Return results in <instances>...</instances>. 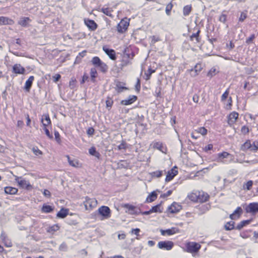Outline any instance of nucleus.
Returning <instances> with one entry per match:
<instances>
[{
  "instance_id": "obj_59",
  "label": "nucleus",
  "mask_w": 258,
  "mask_h": 258,
  "mask_svg": "<svg viewBox=\"0 0 258 258\" xmlns=\"http://www.w3.org/2000/svg\"><path fill=\"white\" fill-rule=\"evenodd\" d=\"M249 128L246 125H243L241 128V132L244 135L247 134L249 133Z\"/></svg>"
},
{
  "instance_id": "obj_19",
  "label": "nucleus",
  "mask_w": 258,
  "mask_h": 258,
  "mask_svg": "<svg viewBox=\"0 0 258 258\" xmlns=\"http://www.w3.org/2000/svg\"><path fill=\"white\" fill-rule=\"evenodd\" d=\"M138 97L136 95L129 96L127 99L122 100L121 101L120 103L123 105H129L137 100Z\"/></svg>"
},
{
  "instance_id": "obj_43",
  "label": "nucleus",
  "mask_w": 258,
  "mask_h": 258,
  "mask_svg": "<svg viewBox=\"0 0 258 258\" xmlns=\"http://www.w3.org/2000/svg\"><path fill=\"white\" fill-rule=\"evenodd\" d=\"M31 150L33 153L36 156L42 155V152L37 146L33 147Z\"/></svg>"
},
{
  "instance_id": "obj_50",
  "label": "nucleus",
  "mask_w": 258,
  "mask_h": 258,
  "mask_svg": "<svg viewBox=\"0 0 258 258\" xmlns=\"http://www.w3.org/2000/svg\"><path fill=\"white\" fill-rule=\"evenodd\" d=\"M43 130L45 132V134L46 135V136L50 139H52L53 138L52 135L50 134L49 128H50V127H42Z\"/></svg>"
},
{
  "instance_id": "obj_6",
  "label": "nucleus",
  "mask_w": 258,
  "mask_h": 258,
  "mask_svg": "<svg viewBox=\"0 0 258 258\" xmlns=\"http://www.w3.org/2000/svg\"><path fill=\"white\" fill-rule=\"evenodd\" d=\"M194 30L195 32L189 36V40L194 42L195 44H197L200 43L201 41V37L200 36L201 30L199 27L196 26L194 28Z\"/></svg>"
},
{
  "instance_id": "obj_38",
  "label": "nucleus",
  "mask_w": 258,
  "mask_h": 258,
  "mask_svg": "<svg viewBox=\"0 0 258 258\" xmlns=\"http://www.w3.org/2000/svg\"><path fill=\"white\" fill-rule=\"evenodd\" d=\"M151 213H162V209H161V206L160 205H157L156 206H155L153 207L150 209Z\"/></svg>"
},
{
  "instance_id": "obj_13",
  "label": "nucleus",
  "mask_w": 258,
  "mask_h": 258,
  "mask_svg": "<svg viewBox=\"0 0 258 258\" xmlns=\"http://www.w3.org/2000/svg\"><path fill=\"white\" fill-rule=\"evenodd\" d=\"M26 70L21 64L16 63L12 67V72L17 76L18 75H24Z\"/></svg>"
},
{
  "instance_id": "obj_60",
  "label": "nucleus",
  "mask_w": 258,
  "mask_h": 258,
  "mask_svg": "<svg viewBox=\"0 0 258 258\" xmlns=\"http://www.w3.org/2000/svg\"><path fill=\"white\" fill-rule=\"evenodd\" d=\"M89 79V77L88 74L86 73H85L82 76V80L80 82L81 84H83L85 83L86 81H87Z\"/></svg>"
},
{
  "instance_id": "obj_53",
  "label": "nucleus",
  "mask_w": 258,
  "mask_h": 258,
  "mask_svg": "<svg viewBox=\"0 0 258 258\" xmlns=\"http://www.w3.org/2000/svg\"><path fill=\"white\" fill-rule=\"evenodd\" d=\"M177 230L176 228H172L165 230L166 234L168 235H171L176 233Z\"/></svg>"
},
{
  "instance_id": "obj_54",
  "label": "nucleus",
  "mask_w": 258,
  "mask_h": 258,
  "mask_svg": "<svg viewBox=\"0 0 258 258\" xmlns=\"http://www.w3.org/2000/svg\"><path fill=\"white\" fill-rule=\"evenodd\" d=\"M59 227L57 225H54L48 228V231L49 232H54L58 230Z\"/></svg>"
},
{
  "instance_id": "obj_36",
  "label": "nucleus",
  "mask_w": 258,
  "mask_h": 258,
  "mask_svg": "<svg viewBox=\"0 0 258 258\" xmlns=\"http://www.w3.org/2000/svg\"><path fill=\"white\" fill-rule=\"evenodd\" d=\"M89 153L90 155L96 157H99L100 156L99 153L96 151V148L95 147H91L89 149Z\"/></svg>"
},
{
  "instance_id": "obj_20",
  "label": "nucleus",
  "mask_w": 258,
  "mask_h": 258,
  "mask_svg": "<svg viewBox=\"0 0 258 258\" xmlns=\"http://www.w3.org/2000/svg\"><path fill=\"white\" fill-rule=\"evenodd\" d=\"M125 83L119 81H115V89L118 93H120L124 90L128 89L125 86Z\"/></svg>"
},
{
  "instance_id": "obj_57",
  "label": "nucleus",
  "mask_w": 258,
  "mask_h": 258,
  "mask_svg": "<svg viewBox=\"0 0 258 258\" xmlns=\"http://www.w3.org/2000/svg\"><path fill=\"white\" fill-rule=\"evenodd\" d=\"M151 174L153 177H160L162 174V171L159 170L156 171L152 172Z\"/></svg>"
},
{
  "instance_id": "obj_4",
  "label": "nucleus",
  "mask_w": 258,
  "mask_h": 258,
  "mask_svg": "<svg viewBox=\"0 0 258 258\" xmlns=\"http://www.w3.org/2000/svg\"><path fill=\"white\" fill-rule=\"evenodd\" d=\"M130 19L124 18L121 20L116 26V29L119 33L122 34L125 33L129 26Z\"/></svg>"
},
{
  "instance_id": "obj_9",
  "label": "nucleus",
  "mask_w": 258,
  "mask_h": 258,
  "mask_svg": "<svg viewBox=\"0 0 258 258\" xmlns=\"http://www.w3.org/2000/svg\"><path fill=\"white\" fill-rule=\"evenodd\" d=\"M239 117V113L235 111H232L227 116V123L229 126H233L236 122Z\"/></svg>"
},
{
  "instance_id": "obj_56",
  "label": "nucleus",
  "mask_w": 258,
  "mask_h": 258,
  "mask_svg": "<svg viewBox=\"0 0 258 258\" xmlns=\"http://www.w3.org/2000/svg\"><path fill=\"white\" fill-rule=\"evenodd\" d=\"M77 83V80L75 78H71L69 82V86L71 89L74 88Z\"/></svg>"
},
{
  "instance_id": "obj_46",
  "label": "nucleus",
  "mask_w": 258,
  "mask_h": 258,
  "mask_svg": "<svg viewBox=\"0 0 258 258\" xmlns=\"http://www.w3.org/2000/svg\"><path fill=\"white\" fill-rule=\"evenodd\" d=\"M105 103H106V107L111 108L113 105V101L110 97L108 96L107 97V99L106 100Z\"/></svg>"
},
{
  "instance_id": "obj_16",
  "label": "nucleus",
  "mask_w": 258,
  "mask_h": 258,
  "mask_svg": "<svg viewBox=\"0 0 258 258\" xmlns=\"http://www.w3.org/2000/svg\"><path fill=\"white\" fill-rule=\"evenodd\" d=\"M102 49L111 59L114 60L116 59V52L114 49H109L106 45L103 46Z\"/></svg>"
},
{
  "instance_id": "obj_23",
  "label": "nucleus",
  "mask_w": 258,
  "mask_h": 258,
  "mask_svg": "<svg viewBox=\"0 0 258 258\" xmlns=\"http://www.w3.org/2000/svg\"><path fill=\"white\" fill-rule=\"evenodd\" d=\"M14 24V21L12 19L6 17L2 16L0 17V25H12Z\"/></svg>"
},
{
  "instance_id": "obj_58",
  "label": "nucleus",
  "mask_w": 258,
  "mask_h": 258,
  "mask_svg": "<svg viewBox=\"0 0 258 258\" xmlns=\"http://www.w3.org/2000/svg\"><path fill=\"white\" fill-rule=\"evenodd\" d=\"M161 39L159 36H152L151 37V42L153 44L157 42L161 41Z\"/></svg>"
},
{
  "instance_id": "obj_21",
  "label": "nucleus",
  "mask_w": 258,
  "mask_h": 258,
  "mask_svg": "<svg viewBox=\"0 0 258 258\" xmlns=\"http://www.w3.org/2000/svg\"><path fill=\"white\" fill-rule=\"evenodd\" d=\"M1 239L2 240L5 245L7 247H10L12 246V243L11 240L8 238L6 234L2 232L0 237Z\"/></svg>"
},
{
  "instance_id": "obj_18",
  "label": "nucleus",
  "mask_w": 258,
  "mask_h": 258,
  "mask_svg": "<svg viewBox=\"0 0 258 258\" xmlns=\"http://www.w3.org/2000/svg\"><path fill=\"white\" fill-rule=\"evenodd\" d=\"M177 173L178 171L176 166H174L173 168L167 172L165 181L166 182L170 181L174 178V177L177 174Z\"/></svg>"
},
{
  "instance_id": "obj_5",
  "label": "nucleus",
  "mask_w": 258,
  "mask_h": 258,
  "mask_svg": "<svg viewBox=\"0 0 258 258\" xmlns=\"http://www.w3.org/2000/svg\"><path fill=\"white\" fill-rule=\"evenodd\" d=\"M15 180L21 188L29 190L32 187V185L28 180L22 178V177L16 176Z\"/></svg>"
},
{
  "instance_id": "obj_33",
  "label": "nucleus",
  "mask_w": 258,
  "mask_h": 258,
  "mask_svg": "<svg viewBox=\"0 0 258 258\" xmlns=\"http://www.w3.org/2000/svg\"><path fill=\"white\" fill-rule=\"evenodd\" d=\"M192 10L191 5L185 6L183 9V14L184 16H187L189 15Z\"/></svg>"
},
{
  "instance_id": "obj_10",
  "label": "nucleus",
  "mask_w": 258,
  "mask_h": 258,
  "mask_svg": "<svg viewBox=\"0 0 258 258\" xmlns=\"http://www.w3.org/2000/svg\"><path fill=\"white\" fill-rule=\"evenodd\" d=\"M98 213L103 217V219H107L111 217V211L107 206H102L98 210Z\"/></svg>"
},
{
  "instance_id": "obj_40",
  "label": "nucleus",
  "mask_w": 258,
  "mask_h": 258,
  "mask_svg": "<svg viewBox=\"0 0 258 258\" xmlns=\"http://www.w3.org/2000/svg\"><path fill=\"white\" fill-rule=\"evenodd\" d=\"M252 184L253 181L252 180H249L246 183L243 184V188L244 189H247L249 190L251 188Z\"/></svg>"
},
{
  "instance_id": "obj_31",
  "label": "nucleus",
  "mask_w": 258,
  "mask_h": 258,
  "mask_svg": "<svg viewBox=\"0 0 258 258\" xmlns=\"http://www.w3.org/2000/svg\"><path fill=\"white\" fill-rule=\"evenodd\" d=\"M155 72V70H153L150 67L149 68L147 72L145 73V79L146 81L149 80L151 78L152 74L154 73Z\"/></svg>"
},
{
  "instance_id": "obj_25",
  "label": "nucleus",
  "mask_w": 258,
  "mask_h": 258,
  "mask_svg": "<svg viewBox=\"0 0 258 258\" xmlns=\"http://www.w3.org/2000/svg\"><path fill=\"white\" fill-rule=\"evenodd\" d=\"M34 80V77L33 76H30L27 80L26 81L24 88L27 92H29L32 87L33 82Z\"/></svg>"
},
{
  "instance_id": "obj_32",
  "label": "nucleus",
  "mask_w": 258,
  "mask_h": 258,
  "mask_svg": "<svg viewBox=\"0 0 258 258\" xmlns=\"http://www.w3.org/2000/svg\"><path fill=\"white\" fill-rule=\"evenodd\" d=\"M100 12H101L102 13H103V14H105L106 15H107L108 16H109V17L112 16V13L113 12V10L110 8H108V7L102 8L100 10Z\"/></svg>"
},
{
  "instance_id": "obj_61",
  "label": "nucleus",
  "mask_w": 258,
  "mask_h": 258,
  "mask_svg": "<svg viewBox=\"0 0 258 258\" xmlns=\"http://www.w3.org/2000/svg\"><path fill=\"white\" fill-rule=\"evenodd\" d=\"M229 93V89H227L221 96V100L224 101L228 96Z\"/></svg>"
},
{
  "instance_id": "obj_15",
  "label": "nucleus",
  "mask_w": 258,
  "mask_h": 258,
  "mask_svg": "<svg viewBox=\"0 0 258 258\" xmlns=\"http://www.w3.org/2000/svg\"><path fill=\"white\" fill-rule=\"evenodd\" d=\"M245 211L248 213L254 214L258 212V203H251L245 208Z\"/></svg>"
},
{
  "instance_id": "obj_39",
  "label": "nucleus",
  "mask_w": 258,
  "mask_h": 258,
  "mask_svg": "<svg viewBox=\"0 0 258 258\" xmlns=\"http://www.w3.org/2000/svg\"><path fill=\"white\" fill-rule=\"evenodd\" d=\"M196 131L203 136L206 135L208 133L207 130L204 127H199L196 130Z\"/></svg>"
},
{
  "instance_id": "obj_55",
  "label": "nucleus",
  "mask_w": 258,
  "mask_h": 258,
  "mask_svg": "<svg viewBox=\"0 0 258 258\" xmlns=\"http://www.w3.org/2000/svg\"><path fill=\"white\" fill-rule=\"evenodd\" d=\"M255 38V36L254 34H251L248 38L246 39L245 42L247 44L251 43L253 40Z\"/></svg>"
},
{
  "instance_id": "obj_44",
  "label": "nucleus",
  "mask_w": 258,
  "mask_h": 258,
  "mask_svg": "<svg viewBox=\"0 0 258 258\" xmlns=\"http://www.w3.org/2000/svg\"><path fill=\"white\" fill-rule=\"evenodd\" d=\"M112 166L114 168H126V165H124L121 163V162H113V164L112 165Z\"/></svg>"
},
{
  "instance_id": "obj_11",
  "label": "nucleus",
  "mask_w": 258,
  "mask_h": 258,
  "mask_svg": "<svg viewBox=\"0 0 258 258\" xmlns=\"http://www.w3.org/2000/svg\"><path fill=\"white\" fill-rule=\"evenodd\" d=\"M151 146L154 149H157L161 151L163 153L166 154L167 152V148L166 146L161 142H153L151 144Z\"/></svg>"
},
{
  "instance_id": "obj_35",
  "label": "nucleus",
  "mask_w": 258,
  "mask_h": 258,
  "mask_svg": "<svg viewBox=\"0 0 258 258\" xmlns=\"http://www.w3.org/2000/svg\"><path fill=\"white\" fill-rule=\"evenodd\" d=\"M68 214V211L66 209H61L57 214V217L61 218H65Z\"/></svg>"
},
{
  "instance_id": "obj_17",
  "label": "nucleus",
  "mask_w": 258,
  "mask_h": 258,
  "mask_svg": "<svg viewBox=\"0 0 258 258\" xmlns=\"http://www.w3.org/2000/svg\"><path fill=\"white\" fill-rule=\"evenodd\" d=\"M84 23L91 31H95L98 27V25L94 20L89 19H85Z\"/></svg>"
},
{
  "instance_id": "obj_52",
  "label": "nucleus",
  "mask_w": 258,
  "mask_h": 258,
  "mask_svg": "<svg viewBox=\"0 0 258 258\" xmlns=\"http://www.w3.org/2000/svg\"><path fill=\"white\" fill-rule=\"evenodd\" d=\"M247 17V11L242 12L239 18V21L241 22H243L244 20L246 19Z\"/></svg>"
},
{
  "instance_id": "obj_7",
  "label": "nucleus",
  "mask_w": 258,
  "mask_h": 258,
  "mask_svg": "<svg viewBox=\"0 0 258 258\" xmlns=\"http://www.w3.org/2000/svg\"><path fill=\"white\" fill-rule=\"evenodd\" d=\"M85 199V201L84 202V205L86 210H91L97 206V201L95 198H90L87 197Z\"/></svg>"
},
{
  "instance_id": "obj_47",
  "label": "nucleus",
  "mask_w": 258,
  "mask_h": 258,
  "mask_svg": "<svg viewBox=\"0 0 258 258\" xmlns=\"http://www.w3.org/2000/svg\"><path fill=\"white\" fill-rule=\"evenodd\" d=\"M54 137L56 142L59 145L61 144V140L59 132L57 131H54Z\"/></svg>"
},
{
  "instance_id": "obj_8",
  "label": "nucleus",
  "mask_w": 258,
  "mask_h": 258,
  "mask_svg": "<svg viewBox=\"0 0 258 258\" xmlns=\"http://www.w3.org/2000/svg\"><path fill=\"white\" fill-rule=\"evenodd\" d=\"M201 247L200 244L194 242H188L186 245V251L189 253L197 252Z\"/></svg>"
},
{
  "instance_id": "obj_34",
  "label": "nucleus",
  "mask_w": 258,
  "mask_h": 258,
  "mask_svg": "<svg viewBox=\"0 0 258 258\" xmlns=\"http://www.w3.org/2000/svg\"><path fill=\"white\" fill-rule=\"evenodd\" d=\"M251 222L250 220H244L240 222L236 227V229L238 230L241 229L245 226L250 224Z\"/></svg>"
},
{
  "instance_id": "obj_42",
  "label": "nucleus",
  "mask_w": 258,
  "mask_h": 258,
  "mask_svg": "<svg viewBox=\"0 0 258 258\" xmlns=\"http://www.w3.org/2000/svg\"><path fill=\"white\" fill-rule=\"evenodd\" d=\"M234 222L233 221H230L227 222L225 225V228L226 230H231L234 229Z\"/></svg>"
},
{
  "instance_id": "obj_37",
  "label": "nucleus",
  "mask_w": 258,
  "mask_h": 258,
  "mask_svg": "<svg viewBox=\"0 0 258 258\" xmlns=\"http://www.w3.org/2000/svg\"><path fill=\"white\" fill-rule=\"evenodd\" d=\"M242 212V209L240 207H238L237 209L234 211V213L230 215V217L231 219H235V217L236 216V215H238V217L239 216V215Z\"/></svg>"
},
{
  "instance_id": "obj_1",
  "label": "nucleus",
  "mask_w": 258,
  "mask_h": 258,
  "mask_svg": "<svg viewBox=\"0 0 258 258\" xmlns=\"http://www.w3.org/2000/svg\"><path fill=\"white\" fill-rule=\"evenodd\" d=\"M187 197L192 202L200 203L205 202L209 199L208 195L203 191H193L188 195Z\"/></svg>"
},
{
  "instance_id": "obj_51",
  "label": "nucleus",
  "mask_w": 258,
  "mask_h": 258,
  "mask_svg": "<svg viewBox=\"0 0 258 258\" xmlns=\"http://www.w3.org/2000/svg\"><path fill=\"white\" fill-rule=\"evenodd\" d=\"M172 8H173V5L171 3H170L166 5L165 11H166V13L167 15H170V13H171Z\"/></svg>"
},
{
  "instance_id": "obj_48",
  "label": "nucleus",
  "mask_w": 258,
  "mask_h": 258,
  "mask_svg": "<svg viewBox=\"0 0 258 258\" xmlns=\"http://www.w3.org/2000/svg\"><path fill=\"white\" fill-rule=\"evenodd\" d=\"M203 69L202 63H198L195 66V71L196 73V75H198Z\"/></svg>"
},
{
  "instance_id": "obj_26",
  "label": "nucleus",
  "mask_w": 258,
  "mask_h": 258,
  "mask_svg": "<svg viewBox=\"0 0 258 258\" xmlns=\"http://www.w3.org/2000/svg\"><path fill=\"white\" fill-rule=\"evenodd\" d=\"M233 157V155L229 154V153L224 151L221 153H219L217 154V158L219 160H223L225 158H231Z\"/></svg>"
},
{
  "instance_id": "obj_41",
  "label": "nucleus",
  "mask_w": 258,
  "mask_h": 258,
  "mask_svg": "<svg viewBox=\"0 0 258 258\" xmlns=\"http://www.w3.org/2000/svg\"><path fill=\"white\" fill-rule=\"evenodd\" d=\"M53 208L50 206L43 205L42 208V211L43 213H48L52 211Z\"/></svg>"
},
{
  "instance_id": "obj_62",
  "label": "nucleus",
  "mask_w": 258,
  "mask_h": 258,
  "mask_svg": "<svg viewBox=\"0 0 258 258\" xmlns=\"http://www.w3.org/2000/svg\"><path fill=\"white\" fill-rule=\"evenodd\" d=\"M136 91L139 92L140 91L141 89V82L140 80L139 79H137V81L135 86Z\"/></svg>"
},
{
  "instance_id": "obj_28",
  "label": "nucleus",
  "mask_w": 258,
  "mask_h": 258,
  "mask_svg": "<svg viewBox=\"0 0 258 258\" xmlns=\"http://www.w3.org/2000/svg\"><path fill=\"white\" fill-rule=\"evenodd\" d=\"M5 192L6 194L15 195L18 192V189L11 186H7L5 188Z\"/></svg>"
},
{
  "instance_id": "obj_24",
  "label": "nucleus",
  "mask_w": 258,
  "mask_h": 258,
  "mask_svg": "<svg viewBox=\"0 0 258 258\" xmlns=\"http://www.w3.org/2000/svg\"><path fill=\"white\" fill-rule=\"evenodd\" d=\"M181 209V206L176 203H173L168 207V210L171 213H175Z\"/></svg>"
},
{
  "instance_id": "obj_64",
  "label": "nucleus",
  "mask_w": 258,
  "mask_h": 258,
  "mask_svg": "<svg viewBox=\"0 0 258 258\" xmlns=\"http://www.w3.org/2000/svg\"><path fill=\"white\" fill-rule=\"evenodd\" d=\"M227 20V16L225 14H222L219 17V21L222 23L226 22Z\"/></svg>"
},
{
  "instance_id": "obj_2",
  "label": "nucleus",
  "mask_w": 258,
  "mask_h": 258,
  "mask_svg": "<svg viewBox=\"0 0 258 258\" xmlns=\"http://www.w3.org/2000/svg\"><path fill=\"white\" fill-rule=\"evenodd\" d=\"M240 150L244 152H256L258 150V141H255L251 143L250 140H247L241 145Z\"/></svg>"
},
{
  "instance_id": "obj_29",
  "label": "nucleus",
  "mask_w": 258,
  "mask_h": 258,
  "mask_svg": "<svg viewBox=\"0 0 258 258\" xmlns=\"http://www.w3.org/2000/svg\"><path fill=\"white\" fill-rule=\"evenodd\" d=\"M31 21V20L28 17H23L21 18L20 21L18 22V24L23 27L27 26L28 23Z\"/></svg>"
},
{
  "instance_id": "obj_27",
  "label": "nucleus",
  "mask_w": 258,
  "mask_h": 258,
  "mask_svg": "<svg viewBox=\"0 0 258 258\" xmlns=\"http://www.w3.org/2000/svg\"><path fill=\"white\" fill-rule=\"evenodd\" d=\"M91 80L92 82H95L96 81V78L97 77L98 73L95 68H92L90 69V72Z\"/></svg>"
},
{
  "instance_id": "obj_14",
  "label": "nucleus",
  "mask_w": 258,
  "mask_h": 258,
  "mask_svg": "<svg viewBox=\"0 0 258 258\" xmlns=\"http://www.w3.org/2000/svg\"><path fill=\"white\" fill-rule=\"evenodd\" d=\"M41 122L42 124V127H51V121L48 113H45L42 115Z\"/></svg>"
},
{
  "instance_id": "obj_45",
  "label": "nucleus",
  "mask_w": 258,
  "mask_h": 258,
  "mask_svg": "<svg viewBox=\"0 0 258 258\" xmlns=\"http://www.w3.org/2000/svg\"><path fill=\"white\" fill-rule=\"evenodd\" d=\"M125 207L128 209L129 211H131L133 214H139L140 212L136 210V207L134 206L126 205Z\"/></svg>"
},
{
  "instance_id": "obj_22",
  "label": "nucleus",
  "mask_w": 258,
  "mask_h": 258,
  "mask_svg": "<svg viewBox=\"0 0 258 258\" xmlns=\"http://www.w3.org/2000/svg\"><path fill=\"white\" fill-rule=\"evenodd\" d=\"M130 64H131V61L129 58V55H127L126 56H123L120 60V68L123 69V68L128 66Z\"/></svg>"
},
{
  "instance_id": "obj_49",
  "label": "nucleus",
  "mask_w": 258,
  "mask_h": 258,
  "mask_svg": "<svg viewBox=\"0 0 258 258\" xmlns=\"http://www.w3.org/2000/svg\"><path fill=\"white\" fill-rule=\"evenodd\" d=\"M119 150H126L127 148V144L125 141H122L121 143L117 146Z\"/></svg>"
},
{
  "instance_id": "obj_12",
  "label": "nucleus",
  "mask_w": 258,
  "mask_h": 258,
  "mask_svg": "<svg viewBox=\"0 0 258 258\" xmlns=\"http://www.w3.org/2000/svg\"><path fill=\"white\" fill-rule=\"evenodd\" d=\"M173 245V242L171 241H161L158 243V246L160 249L166 250H171Z\"/></svg>"
},
{
  "instance_id": "obj_63",
  "label": "nucleus",
  "mask_w": 258,
  "mask_h": 258,
  "mask_svg": "<svg viewBox=\"0 0 258 258\" xmlns=\"http://www.w3.org/2000/svg\"><path fill=\"white\" fill-rule=\"evenodd\" d=\"M213 148V144H209L208 145H207V146H206L204 148V150L205 151V152H208V151L209 150H212Z\"/></svg>"
},
{
  "instance_id": "obj_3",
  "label": "nucleus",
  "mask_w": 258,
  "mask_h": 258,
  "mask_svg": "<svg viewBox=\"0 0 258 258\" xmlns=\"http://www.w3.org/2000/svg\"><path fill=\"white\" fill-rule=\"evenodd\" d=\"M91 63L95 68H98L99 71L103 73H105L108 71V67L98 56H94L91 60Z\"/></svg>"
},
{
  "instance_id": "obj_30",
  "label": "nucleus",
  "mask_w": 258,
  "mask_h": 258,
  "mask_svg": "<svg viewBox=\"0 0 258 258\" xmlns=\"http://www.w3.org/2000/svg\"><path fill=\"white\" fill-rule=\"evenodd\" d=\"M157 198V195L155 191H152L147 198L146 202L151 203L154 201Z\"/></svg>"
}]
</instances>
